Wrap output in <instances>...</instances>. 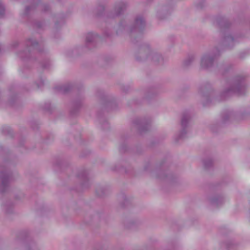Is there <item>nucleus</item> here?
<instances>
[{"label": "nucleus", "instance_id": "nucleus-2", "mask_svg": "<svg viewBox=\"0 0 250 250\" xmlns=\"http://www.w3.org/2000/svg\"><path fill=\"white\" fill-rule=\"evenodd\" d=\"M218 51L207 52L202 55L200 60V67L203 69H208L211 68L217 56Z\"/></svg>", "mask_w": 250, "mask_h": 250}, {"label": "nucleus", "instance_id": "nucleus-15", "mask_svg": "<svg viewBox=\"0 0 250 250\" xmlns=\"http://www.w3.org/2000/svg\"><path fill=\"white\" fill-rule=\"evenodd\" d=\"M194 60V57L191 56L189 57L186 61L185 63L187 65H189Z\"/></svg>", "mask_w": 250, "mask_h": 250}, {"label": "nucleus", "instance_id": "nucleus-10", "mask_svg": "<svg viewBox=\"0 0 250 250\" xmlns=\"http://www.w3.org/2000/svg\"><path fill=\"white\" fill-rule=\"evenodd\" d=\"M26 45L28 51H30L32 49H38L39 45L37 42L34 39H29L27 41Z\"/></svg>", "mask_w": 250, "mask_h": 250}, {"label": "nucleus", "instance_id": "nucleus-8", "mask_svg": "<svg viewBox=\"0 0 250 250\" xmlns=\"http://www.w3.org/2000/svg\"><path fill=\"white\" fill-rule=\"evenodd\" d=\"M0 182L1 191L4 192L6 187L8 186L10 178V174L7 171L1 172L0 173Z\"/></svg>", "mask_w": 250, "mask_h": 250}, {"label": "nucleus", "instance_id": "nucleus-11", "mask_svg": "<svg viewBox=\"0 0 250 250\" xmlns=\"http://www.w3.org/2000/svg\"><path fill=\"white\" fill-rule=\"evenodd\" d=\"M126 6V4L123 2H121L117 4L115 7L116 15L117 16L121 14L125 9Z\"/></svg>", "mask_w": 250, "mask_h": 250}, {"label": "nucleus", "instance_id": "nucleus-6", "mask_svg": "<svg viewBox=\"0 0 250 250\" xmlns=\"http://www.w3.org/2000/svg\"><path fill=\"white\" fill-rule=\"evenodd\" d=\"M145 21L144 19L142 16H138L136 18L135 21V24L133 27L128 29V27H126V29L128 30L129 32H132L133 31H140L143 28L145 27Z\"/></svg>", "mask_w": 250, "mask_h": 250}, {"label": "nucleus", "instance_id": "nucleus-16", "mask_svg": "<svg viewBox=\"0 0 250 250\" xmlns=\"http://www.w3.org/2000/svg\"><path fill=\"white\" fill-rule=\"evenodd\" d=\"M4 13V7L0 2V15H3Z\"/></svg>", "mask_w": 250, "mask_h": 250}, {"label": "nucleus", "instance_id": "nucleus-12", "mask_svg": "<svg viewBox=\"0 0 250 250\" xmlns=\"http://www.w3.org/2000/svg\"><path fill=\"white\" fill-rule=\"evenodd\" d=\"M199 95L204 104H205V102H208L209 101V94L207 92H205L203 90L200 89L199 91Z\"/></svg>", "mask_w": 250, "mask_h": 250}, {"label": "nucleus", "instance_id": "nucleus-20", "mask_svg": "<svg viewBox=\"0 0 250 250\" xmlns=\"http://www.w3.org/2000/svg\"><path fill=\"white\" fill-rule=\"evenodd\" d=\"M43 81H41V82H40V83L38 84V87H41V86L43 85Z\"/></svg>", "mask_w": 250, "mask_h": 250}, {"label": "nucleus", "instance_id": "nucleus-3", "mask_svg": "<svg viewBox=\"0 0 250 250\" xmlns=\"http://www.w3.org/2000/svg\"><path fill=\"white\" fill-rule=\"evenodd\" d=\"M190 118L191 117L189 114L187 113L183 114L181 119L182 130L177 135V138H176L177 141L186 137L188 132V128L189 125Z\"/></svg>", "mask_w": 250, "mask_h": 250}, {"label": "nucleus", "instance_id": "nucleus-9", "mask_svg": "<svg viewBox=\"0 0 250 250\" xmlns=\"http://www.w3.org/2000/svg\"><path fill=\"white\" fill-rule=\"evenodd\" d=\"M225 201L224 198L222 196H216L210 199V204L216 207L222 205Z\"/></svg>", "mask_w": 250, "mask_h": 250}, {"label": "nucleus", "instance_id": "nucleus-7", "mask_svg": "<svg viewBox=\"0 0 250 250\" xmlns=\"http://www.w3.org/2000/svg\"><path fill=\"white\" fill-rule=\"evenodd\" d=\"M149 122L145 119H136L133 122V127L138 130L139 131L142 132L147 129V126L148 125Z\"/></svg>", "mask_w": 250, "mask_h": 250}, {"label": "nucleus", "instance_id": "nucleus-4", "mask_svg": "<svg viewBox=\"0 0 250 250\" xmlns=\"http://www.w3.org/2000/svg\"><path fill=\"white\" fill-rule=\"evenodd\" d=\"M142 55L145 54L146 57H143V59H149L155 62H158L162 59L161 55L157 52L152 51L149 48L147 47L143 52Z\"/></svg>", "mask_w": 250, "mask_h": 250}, {"label": "nucleus", "instance_id": "nucleus-5", "mask_svg": "<svg viewBox=\"0 0 250 250\" xmlns=\"http://www.w3.org/2000/svg\"><path fill=\"white\" fill-rule=\"evenodd\" d=\"M99 38V36L95 33H88L85 36V45L88 49H91Z\"/></svg>", "mask_w": 250, "mask_h": 250}, {"label": "nucleus", "instance_id": "nucleus-22", "mask_svg": "<svg viewBox=\"0 0 250 250\" xmlns=\"http://www.w3.org/2000/svg\"><path fill=\"white\" fill-rule=\"evenodd\" d=\"M21 57H23V56L22 54L21 55Z\"/></svg>", "mask_w": 250, "mask_h": 250}, {"label": "nucleus", "instance_id": "nucleus-19", "mask_svg": "<svg viewBox=\"0 0 250 250\" xmlns=\"http://www.w3.org/2000/svg\"><path fill=\"white\" fill-rule=\"evenodd\" d=\"M40 6L41 7V8H42V9L43 8L44 11L47 10V6L44 5H42V4H41Z\"/></svg>", "mask_w": 250, "mask_h": 250}, {"label": "nucleus", "instance_id": "nucleus-1", "mask_svg": "<svg viewBox=\"0 0 250 250\" xmlns=\"http://www.w3.org/2000/svg\"><path fill=\"white\" fill-rule=\"evenodd\" d=\"M244 80V78L241 76H237L231 80L228 85L221 92V99L225 100L234 94H243L245 90Z\"/></svg>", "mask_w": 250, "mask_h": 250}, {"label": "nucleus", "instance_id": "nucleus-18", "mask_svg": "<svg viewBox=\"0 0 250 250\" xmlns=\"http://www.w3.org/2000/svg\"><path fill=\"white\" fill-rule=\"evenodd\" d=\"M31 7H26L25 9V14H27L28 12L30 10Z\"/></svg>", "mask_w": 250, "mask_h": 250}, {"label": "nucleus", "instance_id": "nucleus-13", "mask_svg": "<svg viewBox=\"0 0 250 250\" xmlns=\"http://www.w3.org/2000/svg\"><path fill=\"white\" fill-rule=\"evenodd\" d=\"M225 42L228 43L229 45L233 42L234 39L233 37L231 35H228L225 37Z\"/></svg>", "mask_w": 250, "mask_h": 250}, {"label": "nucleus", "instance_id": "nucleus-14", "mask_svg": "<svg viewBox=\"0 0 250 250\" xmlns=\"http://www.w3.org/2000/svg\"><path fill=\"white\" fill-rule=\"evenodd\" d=\"M136 222L134 220H131L130 221H126L125 223V226L126 229H132L131 228H133V227H129V225L133 226L134 225Z\"/></svg>", "mask_w": 250, "mask_h": 250}, {"label": "nucleus", "instance_id": "nucleus-21", "mask_svg": "<svg viewBox=\"0 0 250 250\" xmlns=\"http://www.w3.org/2000/svg\"><path fill=\"white\" fill-rule=\"evenodd\" d=\"M158 16L159 17V18H161V16H160V15L158 14Z\"/></svg>", "mask_w": 250, "mask_h": 250}, {"label": "nucleus", "instance_id": "nucleus-17", "mask_svg": "<svg viewBox=\"0 0 250 250\" xmlns=\"http://www.w3.org/2000/svg\"><path fill=\"white\" fill-rule=\"evenodd\" d=\"M81 176L82 177H83L84 180L87 179L86 174V173L85 172H83V173L82 176Z\"/></svg>", "mask_w": 250, "mask_h": 250}]
</instances>
